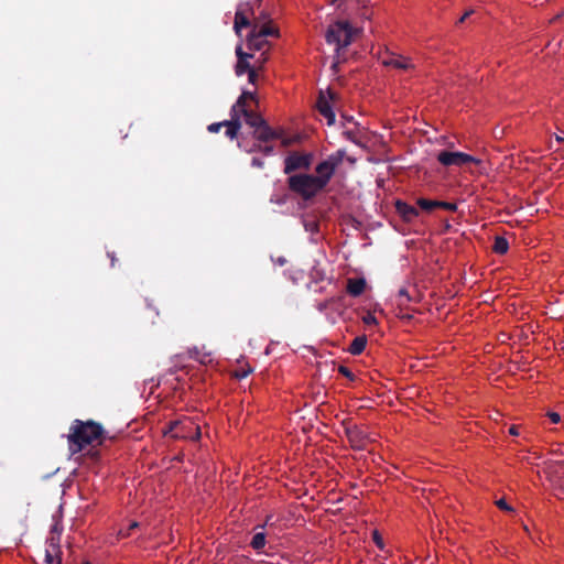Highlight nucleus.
<instances>
[{
	"label": "nucleus",
	"mask_w": 564,
	"mask_h": 564,
	"mask_svg": "<svg viewBox=\"0 0 564 564\" xmlns=\"http://www.w3.org/2000/svg\"><path fill=\"white\" fill-rule=\"evenodd\" d=\"M138 527H139V523L134 521V522H132V523L130 524V527H129V531H130V530H133V529H135V528H138Z\"/></svg>",
	"instance_id": "nucleus-39"
},
{
	"label": "nucleus",
	"mask_w": 564,
	"mask_h": 564,
	"mask_svg": "<svg viewBox=\"0 0 564 564\" xmlns=\"http://www.w3.org/2000/svg\"><path fill=\"white\" fill-rule=\"evenodd\" d=\"M289 186L304 202L313 200L317 194V178L312 175L303 173L292 175L289 178Z\"/></svg>",
	"instance_id": "nucleus-4"
},
{
	"label": "nucleus",
	"mask_w": 564,
	"mask_h": 564,
	"mask_svg": "<svg viewBox=\"0 0 564 564\" xmlns=\"http://www.w3.org/2000/svg\"><path fill=\"white\" fill-rule=\"evenodd\" d=\"M382 64L384 66L394 67L397 69H409L412 67V64L408 58L395 56L394 54H390L388 57L382 59Z\"/></svg>",
	"instance_id": "nucleus-16"
},
{
	"label": "nucleus",
	"mask_w": 564,
	"mask_h": 564,
	"mask_svg": "<svg viewBox=\"0 0 564 564\" xmlns=\"http://www.w3.org/2000/svg\"><path fill=\"white\" fill-rule=\"evenodd\" d=\"M310 162L306 156L301 155H291L285 159V173H291L292 171L308 166Z\"/></svg>",
	"instance_id": "nucleus-17"
},
{
	"label": "nucleus",
	"mask_w": 564,
	"mask_h": 564,
	"mask_svg": "<svg viewBox=\"0 0 564 564\" xmlns=\"http://www.w3.org/2000/svg\"><path fill=\"white\" fill-rule=\"evenodd\" d=\"M366 345H367V337L365 335L362 336H357L356 338H354V340L350 343L349 347H348V351L354 355V356H357V355H360L365 348H366Z\"/></svg>",
	"instance_id": "nucleus-20"
},
{
	"label": "nucleus",
	"mask_w": 564,
	"mask_h": 564,
	"mask_svg": "<svg viewBox=\"0 0 564 564\" xmlns=\"http://www.w3.org/2000/svg\"><path fill=\"white\" fill-rule=\"evenodd\" d=\"M242 121L238 115L230 111V119L221 122L212 123L208 126L209 132H218L221 128H226L225 135L229 139L238 138V132L241 129Z\"/></svg>",
	"instance_id": "nucleus-10"
},
{
	"label": "nucleus",
	"mask_w": 564,
	"mask_h": 564,
	"mask_svg": "<svg viewBox=\"0 0 564 564\" xmlns=\"http://www.w3.org/2000/svg\"><path fill=\"white\" fill-rule=\"evenodd\" d=\"M167 433L174 438L198 440L200 437V427L194 420L184 417L171 422L169 431H165V434Z\"/></svg>",
	"instance_id": "nucleus-5"
},
{
	"label": "nucleus",
	"mask_w": 564,
	"mask_h": 564,
	"mask_svg": "<svg viewBox=\"0 0 564 564\" xmlns=\"http://www.w3.org/2000/svg\"><path fill=\"white\" fill-rule=\"evenodd\" d=\"M474 13L473 9L467 10L463 17L459 19V23H463L468 17H470Z\"/></svg>",
	"instance_id": "nucleus-35"
},
{
	"label": "nucleus",
	"mask_w": 564,
	"mask_h": 564,
	"mask_svg": "<svg viewBox=\"0 0 564 564\" xmlns=\"http://www.w3.org/2000/svg\"><path fill=\"white\" fill-rule=\"evenodd\" d=\"M509 249V242L505 237L497 236L492 246V250L498 254H503Z\"/></svg>",
	"instance_id": "nucleus-22"
},
{
	"label": "nucleus",
	"mask_w": 564,
	"mask_h": 564,
	"mask_svg": "<svg viewBox=\"0 0 564 564\" xmlns=\"http://www.w3.org/2000/svg\"><path fill=\"white\" fill-rule=\"evenodd\" d=\"M362 322L368 325V326H371V325H377L378 324V321H377V317L375 316V314H372L371 312H367L364 316H362Z\"/></svg>",
	"instance_id": "nucleus-26"
},
{
	"label": "nucleus",
	"mask_w": 564,
	"mask_h": 564,
	"mask_svg": "<svg viewBox=\"0 0 564 564\" xmlns=\"http://www.w3.org/2000/svg\"><path fill=\"white\" fill-rule=\"evenodd\" d=\"M304 225H305V227H306V229H307V230L310 229V230L314 231V230H315V228H316V225H315V224L308 225V224L306 223V220L304 221Z\"/></svg>",
	"instance_id": "nucleus-38"
},
{
	"label": "nucleus",
	"mask_w": 564,
	"mask_h": 564,
	"mask_svg": "<svg viewBox=\"0 0 564 564\" xmlns=\"http://www.w3.org/2000/svg\"><path fill=\"white\" fill-rule=\"evenodd\" d=\"M509 433L513 436H518L519 435V427L517 425H511L509 427Z\"/></svg>",
	"instance_id": "nucleus-36"
},
{
	"label": "nucleus",
	"mask_w": 564,
	"mask_h": 564,
	"mask_svg": "<svg viewBox=\"0 0 564 564\" xmlns=\"http://www.w3.org/2000/svg\"><path fill=\"white\" fill-rule=\"evenodd\" d=\"M264 544H265V538H264L263 533H257L252 538L251 545H252L253 549L260 550V549H262L264 546Z\"/></svg>",
	"instance_id": "nucleus-25"
},
{
	"label": "nucleus",
	"mask_w": 564,
	"mask_h": 564,
	"mask_svg": "<svg viewBox=\"0 0 564 564\" xmlns=\"http://www.w3.org/2000/svg\"><path fill=\"white\" fill-rule=\"evenodd\" d=\"M254 94L242 91L236 104L231 107V112L238 115L250 129L256 141H295L290 138L283 128H271L267 121L257 112L247 108V100H253Z\"/></svg>",
	"instance_id": "nucleus-1"
},
{
	"label": "nucleus",
	"mask_w": 564,
	"mask_h": 564,
	"mask_svg": "<svg viewBox=\"0 0 564 564\" xmlns=\"http://www.w3.org/2000/svg\"><path fill=\"white\" fill-rule=\"evenodd\" d=\"M249 14H253V8L249 3H241L235 13L234 29L235 32L240 35L242 28H252L249 20Z\"/></svg>",
	"instance_id": "nucleus-11"
},
{
	"label": "nucleus",
	"mask_w": 564,
	"mask_h": 564,
	"mask_svg": "<svg viewBox=\"0 0 564 564\" xmlns=\"http://www.w3.org/2000/svg\"><path fill=\"white\" fill-rule=\"evenodd\" d=\"M372 535H373V541L377 544V546L382 549L383 547V541H382V538L380 536V534L378 533V531H375Z\"/></svg>",
	"instance_id": "nucleus-33"
},
{
	"label": "nucleus",
	"mask_w": 564,
	"mask_h": 564,
	"mask_svg": "<svg viewBox=\"0 0 564 564\" xmlns=\"http://www.w3.org/2000/svg\"><path fill=\"white\" fill-rule=\"evenodd\" d=\"M236 54H237L238 59H240V57L241 58H251L252 57V54L245 53L242 51L241 46H238L236 48Z\"/></svg>",
	"instance_id": "nucleus-32"
},
{
	"label": "nucleus",
	"mask_w": 564,
	"mask_h": 564,
	"mask_svg": "<svg viewBox=\"0 0 564 564\" xmlns=\"http://www.w3.org/2000/svg\"><path fill=\"white\" fill-rule=\"evenodd\" d=\"M257 78H258V73H257V70L252 67V68L248 72V80H249V83H251V84H256Z\"/></svg>",
	"instance_id": "nucleus-31"
},
{
	"label": "nucleus",
	"mask_w": 564,
	"mask_h": 564,
	"mask_svg": "<svg viewBox=\"0 0 564 564\" xmlns=\"http://www.w3.org/2000/svg\"><path fill=\"white\" fill-rule=\"evenodd\" d=\"M248 59L249 58H241V57H240V59H238L237 65H236V74L238 76L243 75L246 72L248 73L252 68Z\"/></svg>",
	"instance_id": "nucleus-23"
},
{
	"label": "nucleus",
	"mask_w": 564,
	"mask_h": 564,
	"mask_svg": "<svg viewBox=\"0 0 564 564\" xmlns=\"http://www.w3.org/2000/svg\"><path fill=\"white\" fill-rule=\"evenodd\" d=\"M319 116H323L327 120V123L329 126L333 124L335 121V112L328 105L322 90H319Z\"/></svg>",
	"instance_id": "nucleus-19"
},
{
	"label": "nucleus",
	"mask_w": 564,
	"mask_h": 564,
	"mask_svg": "<svg viewBox=\"0 0 564 564\" xmlns=\"http://www.w3.org/2000/svg\"><path fill=\"white\" fill-rule=\"evenodd\" d=\"M271 21L270 15L268 12L262 11L258 18L254 19L253 23L262 24V23H269Z\"/></svg>",
	"instance_id": "nucleus-27"
},
{
	"label": "nucleus",
	"mask_w": 564,
	"mask_h": 564,
	"mask_svg": "<svg viewBox=\"0 0 564 564\" xmlns=\"http://www.w3.org/2000/svg\"><path fill=\"white\" fill-rule=\"evenodd\" d=\"M269 45V42L268 40L264 37L259 36L258 33H256L254 31H250V34L248 35L247 37V46L249 50L251 51H263L262 54H261V63H264L267 61V56H265V47Z\"/></svg>",
	"instance_id": "nucleus-13"
},
{
	"label": "nucleus",
	"mask_w": 564,
	"mask_h": 564,
	"mask_svg": "<svg viewBox=\"0 0 564 564\" xmlns=\"http://www.w3.org/2000/svg\"><path fill=\"white\" fill-rule=\"evenodd\" d=\"M345 156V151L338 150L325 161L319 162V191L328 184L330 177L339 170Z\"/></svg>",
	"instance_id": "nucleus-7"
},
{
	"label": "nucleus",
	"mask_w": 564,
	"mask_h": 564,
	"mask_svg": "<svg viewBox=\"0 0 564 564\" xmlns=\"http://www.w3.org/2000/svg\"><path fill=\"white\" fill-rule=\"evenodd\" d=\"M416 204L422 210L427 212V213H431L435 208H443V209H446L449 212L457 210V205L455 203H449V202L432 200V199L421 197L416 200Z\"/></svg>",
	"instance_id": "nucleus-12"
},
{
	"label": "nucleus",
	"mask_w": 564,
	"mask_h": 564,
	"mask_svg": "<svg viewBox=\"0 0 564 564\" xmlns=\"http://www.w3.org/2000/svg\"><path fill=\"white\" fill-rule=\"evenodd\" d=\"M496 506L500 509V510H503V511H507V512H512L513 511V508L511 506H509L505 499H499L496 501Z\"/></svg>",
	"instance_id": "nucleus-28"
},
{
	"label": "nucleus",
	"mask_w": 564,
	"mask_h": 564,
	"mask_svg": "<svg viewBox=\"0 0 564 564\" xmlns=\"http://www.w3.org/2000/svg\"><path fill=\"white\" fill-rule=\"evenodd\" d=\"M338 371L345 376L346 378H349L350 380L354 379L352 372L345 366H339Z\"/></svg>",
	"instance_id": "nucleus-30"
},
{
	"label": "nucleus",
	"mask_w": 564,
	"mask_h": 564,
	"mask_svg": "<svg viewBox=\"0 0 564 564\" xmlns=\"http://www.w3.org/2000/svg\"><path fill=\"white\" fill-rule=\"evenodd\" d=\"M251 30L258 33L259 36H262L263 39H267L268 36H279V30L274 25H272V21L262 24L253 23Z\"/></svg>",
	"instance_id": "nucleus-18"
},
{
	"label": "nucleus",
	"mask_w": 564,
	"mask_h": 564,
	"mask_svg": "<svg viewBox=\"0 0 564 564\" xmlns=\"http://www.w3.org/2000/svg\"><path fill=\"white\" fill-rule=\"evenodd\" d=\"M367 286L365 278H349L347 279L346 291L352 297L360 296Z\"/></svg>",
	"instance_id": "nucleus-15"
},
{
	"label": "nucleus",
	"mask_w": 564,
	"mask_h": 564,
	"mask_svg": "<svg viewBox=\"0 0 564 564\" xmlns=\"http://www.w3.org/2000/svg\"><path fill=\"white\" fill-rule=\"evenodd\" d=\"M394 206H395L397 213L406 223H412L420 215V212L417 208H415L412 205H409L408 203H405L403 200H397Z\"/></svg>",
	"instance_id": "nucleus-14"
},
{
	"label": "nucleus",
	"mask_w": 564,
	"mask_h": 564,
	"mask_svg": "<svg viewBox=\"0 0 564 564\" xmlns=\"http://www.w3.org/2000/svg\"><path fill=\"white\" fill-rule=\"evenodd\" d=\"M547 416L550 417L551 422L554 423V424H556V423H558L561 421V416L556 412H549Z\"/></svg>",
	"instance_id": "nucleus-34"
},
{
	"label": "nucleus",
	"mask_w": 564,
	"mask_h": 564,
	"mask_svg": "<svg viewBox=\"0 0 564 564\" xmlns=\"http://www.w3.org/2000/svg\"><path fill=\"white\" fill-rule=\"evenodd\" d=\"M346 435L355 451H366L369 444L373 442L371 434L364 426H349L346 429Z\"/></svg>",
	"instance_id": "nucleus-8"
},
{
	"label": "nucleus",
	"mask_w": 564,
	"mask_h": 564,
	"mask_svg": "<svg viewBox=\"0 0 564 564\" xmlns=\"http://www.w3.org/2000/svg\"><path fill=\"white\" fill-rule=\"evenodd\" d=\"M104 430L94 421L83 422L75 420L67 435L68 447L72 454H77L86 446H97L102 443Z\"/></svg>",
	"instance_id": "nucleus-2"
},
{
	"label": "nucleus",
	"mask_w": 564,
	"mask_h": 564,
	"mask_svg": "<svg viewBox=\"0 0 564 564\" xmlns=\"http://www.w3.org/2000/svg\"><path fill=\"white\" fill-rule=\"evenodd\" d=\"M129 535H130V531H129V530H128V531H126V532H124V531H122V530H120V531L118 532V538H127V536H129Z\"/></svg>",
	"instance_id": "nucleus-37"
},
{
	"label": "nucleus",
	"mask_w": 564,
	"mask_h": 564,
	"mask_svg": "<svg viewBox=\"0 0 564 564\" xmlns=\"http://www.w3.org/2000/svg\"><path fill=\"white\" fill-rule=\"evenodd\" d=\"M357 30L354 29L348 21H336L330 24L326 31L325 39L327 44L334 45V52L336 53L337 62L341 56V52L350 45L354 35Z\"/></svg>",
	"instance_id": "nucleus-3"
},
{
	"label": "nucleus",
	"mask_w": 564,
	"mask_h": 564,
	"mask_svg": "<svg viewBox=\"0 0 564 564\" xmlns=\"http://www.w3.org/2000/svg\"><path fill=\"white\" fill-rule=\"evenodd\" d=\"M189 355L204 365H207L213 360L210 351H200L198 348L191 349Z\"/></svg>",
	"instance_id": "nucleus-21"
},
{
	"label": "nucleus",
	"mask_w": 564,
	"mask_h": 564,
	"mask_svg": "<svg viewBox=\"0 0 564 564\" xmlns=\"http://www.w3.org/2000/svg\"><path fill=\"white\" fill-rule=\"evenodd\" d=\"M555 141H557V142L564 141V138H563V137H558V135H556Z\"/></svg>",
	"instance_id": "nucleus-40"
},
{
	"label": "nucleus",
	"mask_w": 564,
	"mask_h": 564,
	"mask_svg": "<svg viewBox=\"0 0 564 564\" xmlns=\"http://www.w3.org/2000/svg\"><path fill=\"white\" fill-rule=\"evenodd\" d=\"M251 372H252V368L248 366L246 368H241V370H237L235 372V377L238 379H242V378H246Z\"/></svg>",
	"instance_id": "nucleus-29"
},
{
	"label": "nucleus",
	"mask_w": 564,
	"mask_h": 564,
	"mask_svg": "<svg viewBox=\"0 0 564 564\" xmlns=\"http://www.w3.org/2000/svg\"><path fill=\"white\" fill-rule=\"evenodd\" d=\"M61 529L58 524L52 528L51 535L45 545V562L47 564H61Z\"/></svg>",
	"instance_id": "nucleus-9"
},
{
	"label": "nucleus",
	"mask_w": 564,
	"mask_h": 564,
	"mask_svg": "<svg viewBox=\"0 0 564 564\" xmlns=\"http://www.w3.org/2000/svg\"><path fill=\"white\" fill-rule=\"evenodd\" d=\"M411 296L405 288H401L397 294V303L399 306L405 305L411 302Z\"/></svg>",
	"instance_id": "nucleus-24"
},
{
	"label": "nucleus",
	"mask_w": 564,
	"mask_h": 564,
	"mask_svg": "<svg viewBox=\"0 0 564 564\" xmlns=\"http://www.w3.org/2000/svg\"><path fill=\"white\" fill-rule=\"evenodd\" d=\"M436 160L445 167H463L468 164H480L481 160L460 151L443 150L436 153Z\"/></svg>",
	"instance_id": "nucleus-6"
}]
</instances>
